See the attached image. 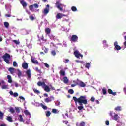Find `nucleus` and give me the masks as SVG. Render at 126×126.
I'll return each mask as SVG.
<instances>
[{"label": "nucleus", "instance_id": "nucleus-3", "mask_svg": "<svg viewBox=\"0 0 126 126\" xmlns=\"http://www.w3.org/2000/svg\"><path fill=\"white\" fill-rule=\"evenodd\" d=\"M74 55L75 56V57H76V58H77V59H79V58H81V59H82L83 58V55L81 54L80 52H79V51H78L77 50H76L74 52Z\"/></svg>", "mask_w": 126, "mask_h": 126}, {"label": "nucleus", "instance_id": "nucleus-35", "mask_svg": "<svg viewBox=\"0 0 126 126\" xmlns=\"http://www.w3.org/2000/svg\"><path fill=\"white\" fill-rule=\"evenodd\" d=\"M7 120L8 121V122H13L12 118L10 116L7 117Z\"/></svg>", "mask_w": 126, "mask_h": 126}, {"label": "nucleus", "instance_id": "nucleus-32", "mask_svg": "<svg viewBox=\"0 0 126 126\" xmlns=\"http://www.w3.org/2000/svg\"><path fill=\"white\" fill-rule=\"evenodd\" d=\"M68 93H70V94H73L74 93V91L72 89H70L68 91Z\"/></svg>", "mask_w": 126, "mask_h": 126}, {"label": "nucleus", "instance_id": "nucleus-53", "mask_svg": "<svg viewBox=\"0 0 126 126\" xmlns=\"http://www.w3.org/2000/svg\"><path fill=\"white\" fill-rule=\"evenodd\" d=\"M16 112H17L18 113H19L20 112V109L19 107H16Z\"/></svg>", "mask_w": 126, "mask_h": 126}, {"label": "nucleus", "instance_id": "nucleus-49", "mask_svg": "<svg viewBox=\"0 0 126 126\" xmlns=\"http://www.w3.org/2000/svg\"><path fill=\"white\" fill-rule=\"evenodd\" d=\"M48 51H49V49L47 48H45L44 50V53H45V54H47L48 53Z\"/></svg>", "mask_w": 126, "mask_h": 126}, {"label": "nucleus", "instance_id": "nucleus-61", "mask_svg": "<svg viewBox=\"0 0 126 126\" xmlns=\"http://www.w3.org/2000/svg\"><path fill=\"white\" fill-rule=\"evenodd\" d=\"M19 44H20V42H19V41H16V45H19Z\"/></svg>", "mask_w": 126, "mask_h": 126}, {"label": "nucleus", "instance_id": "nucleus-7", "mask_svg": "<svg viewBox=\"0 0 126 126\" xmlns=\"http://www.w3.org/2000/svg\"><path fill=\"white\" fill-rule=\"evenodd\" d=\"M55 6L60 11H63V7H61V6H62V4H61L59 1H56V2L55 3Z\"/></svg>", "mask_w": 126, "mask_h": 126}, {"label": "nucleus", "instance_id": "nucleus-38", "mask_svg": "<svg viewBox=\"0 0 126 126\" xmlns=\"http://www.w3.org/2000/svg\"><path fill=\"white\" fill-rule=\"evenodd\" d=\"M51 55H52V56H56V55H57V53H56V51L55 50H52L51 51Z\"/></svg>", "mask_w": 126, "mask_h": 126}, {"label": "nucleus", "instance_id": "nucleus-52", "mask_svg": "<svg viewBox=\"0 0 126 126\" xmlns=\"http://www.w3.org/2000/svg\"><path fill=\"white\" fill-rule=\"evenodd\" d=\"M76 85H77V83H76V84H72L71 85V87H75V86H76Z\"/></svg>", "mask_w": 126, "mask_h": 126}, {"label": "nucleus", "instance_id": "nucleus-37", "mask_svg": "<svg viewBox=\"0 0 126 126\" xmlns=\"http://www.w3.org/2000/svg\"><path fill=\"white\" fill-rule=\"evenodd\" d=\"M29 8L30 10H31V11L33 10V9L34 8V5H30L29 7Z\"/></svg>", "mask_w": 126, "mask_h": 126}, {"label": "nucleus", "instance_id": "nucleus-47", "mask_svg": "<svg viewBox=\"0 0 126 126\" xmlns=\"http://www.w3.org/2000/svg\"><path fill=\"white\" fill-rule=\"evenodd\" d=\"M91 101L93 103L94 102H95V98L92 97L91 98Z\"/></svg>", "mask_w": 126, "mask_h": 126}, {"label": "nucleus", "instance_id": "nucleus-43", "mask_svg": "<svg viewBox=\"0 0 126 126\" xmlns=\"http://www.w3.org/2000/svg\"><path fill=\"white\" fill-rule=\"evenodd\" d=\"M41 107L43 109V110H47V109H48V107H47V106L44 105L43 104H41Z\"/></svg>", "mask_w": 126, "mask_h": 126}, {"label": "nucleus", "instance_id": "nucleus-28", "mask_svg": "<svg viewBox=\"0 0 126 126\" xmlns=\"http://www.w3.org/2000/svg\"><path fill=\"white\" fill-rule=\"evenodd\" d=\"M2 89H8V85H3L1 86Z\"/></svg>", "mask_w": 126, "mask_h": 126}, {"label": "nucleus", "instance_id": "nucleus-46", "mask_svg": "<svg viewBox=\"0 0 126 126\" xmlns=\"http://www.w3.org/2000/svg\"><path fill=\"white\" fill-rule=\"evenodd\" d=\"M33 5L35 7V8H38L39 7V5H38V4L37 3H35Z\"/></svg>", "mask_w": 126, "mask_h": 126}, {"label": "nucleus", "instance_id": "nucleus-23", "mask_svg": "<svg viewBox=\"0 0 126 126\" xmlns=\"http://www.w3.org/2000/svg\"><path fill=\"white\" fill-rule=\"evenodd\" d=\"M60 75H62V76H64L65 75V71L61 70L59 72Z\"/></svg>", "mask_w": 126, "mask_h": 126}, {"label": "nucleus", "instance_id": "nucleus-45", "mask_svg": "<svg viewBox=\"0 0 126 126\" xmlns=\"http://www.w3.org/2000/svg\"><path fill=\"white\" fill-rule=\"evenodd\" d=\"M35 70H36L37 72H39L40 73H41V70H39V69L38 68V67H35Z\"/></svg>", "mask_w": 126, "mask_h": 126}, {"label": "nucleus", "instance_id": "nucleus-64", "mask_svg": "<svg viewBox=\"0 0 126 126\" xmlns=\"http://www.w3.org/2000/svg\"><path fill=\"white\" fill-rule=\"evenodd\" d=\"M124 45L125 46V47H126V41L124 42Z\"/></svg>", "mask_w": 126, "mask_h": 126}, {"label": "nucleus", "instance_id": "nucleus-22", "mask_svg": "<svg viewBox=\"0 0 126 126\" xmlns=\"http://www.w3.org/2000/svg\"><path fill=\"white\" fill-rule=\"evenodd\" d=\"M56 18H57V19H61V18H62V13H57V14L56 16Z\"/></svg>", "mask_w": 126, "mask_h": 126}, {"label": "nucleus", "instance_id": "nucleus-13", "mask_svg": "<svg viewBox=\"0 0 126 126\" xmlns=\"http://www.w3.org/2000/svg\"><path fill=\"white\" fill-rule=\"evenodd\" d=\"M108 92L109 94H112L113 96H116V95H117V92H113V90H112L111 89H108Z\"/></svg>", "mask_w": 126, "mask_h": 126}, {"label": "nucleus", "instance_id": "nucleus-20", "mask_svg": "<svg viewBox=\"0 0 126 126\" xmlns=\"http://www.w3.org/2000/svg\"><path fill=\"white\" fill-rule=\"evenodd\" d=\"M17 75L19 77V78H20L21 76H22V72H21V71L19 70V69H18L17 70Z\"/></svg>", "mask_w": 126, "mask_h": 126}, {"label": "nucleus", "instance_id": "nucleus-4", "mask_svg": "<svg viewBox=\"0 0 126 126\" xmlns=\"http://www.w3.org/2000/svg\"><path fill=\"white\" fill-rule=\"evenodd\" d=\"M50 11V5L49 4L47 5L46 7L42 11V13L44 15H47L49 12Z\"/></svg>", "mask_w": 126, "mask_h": 126}, {"label": "nucleus", "instance_id": "nucleus-14", "mask_svg": "<svg viewBox=\"0 0 126 126\" xmlns=\"http://www.w3.org/2000/svg\"><path fill=\"white\" fill-rule=\"evenodd\" d=\"M37 85L38 86H42L43 87V86H46V83L45 82L38 81L37 82Z\"/></svg>", "mask_w": 126, "mask_h": 126}, {"label": "nucleus", "instance_id": "nucleus-63", "mask_svg": "<svg viewBox=\"0 0 126 126\" xmlns=\"http://www.w3.org/2000/svg\"><path fill=\"white\" fill-rule=\"evenodd\" d=\"M0 126H6L5 124H1Z\"/></svg>", "mask_w": 126, "mask_h": 126}, {"label": "nucleus", "instance_id": "nucleus-60", "mask_svg": "<svg viewBox=\"0 0 126 126\" xmlns=\"http://www.w3.org/2000/svg\"><path fill=\"white\" fill-rule=\"evenodd\" d=\"M5 82H4V81L2 80V81H1V84H5Z\"/></svg>", "mask_w": 126, "mask_h": 126}, {"label": "nucleus", "instance_id": "nucleus-25", "mask_svg": "<svg viewBox=\"0 0 126 126\" xmlns=\"http://www.w3.org/2000/svg\"><path fill=\"white\" fill-rule=\"evenodd\" d=\"M8 70L10 71L11 74H13V73H14V68L10 67L9 68Z\"/></svg>", "mask_w": 126, "mask_h": 126}, {"label": "nucleus", "instance_id": "nucleus-57", "mask_svg": "<svg viewBox=\"0 0 126 126\" xmlns=\"http://www.w3.org/2000/svg\"><path fill=\"white\" fill-rule=\"evenodd\" d=\"M13 66H16V62H15V61L13 62Z\"/></svg>", "mask_w": 126, "mask_h": 126}, {"label": "nucleus", "instance_id": "nucleus-1", "mask_svg": "<svg viewBox=\"0 0 126 126\" xmlns=\"http://www.w3.org/2000/svg\"><path fill=\"white\" fill-rule=\"evenodd\" d=\"M73 100L74 101L75 105L79 104L80 106H78V109L80 110H82L84 108L83 107V104L84 105H87L88 104L87 97L85 95L80 96L78 98L75 96H73Z\"/></svg>", "mask_w": 126, "mask_h": 126}, {"label": "nucleus", "instance_id": "nucleus-19", "mask_svg": "<svg viewBox=\"0 0 126 126\" xmlns=\"http://www.w3.org/2000/svg\"><path fill=\"white\" fill-rule=\"evenodd\" d=\"M20 3L23 6V7H26L27 6V3L24 0L20 1Z\"/></svg>", "mask_w": 126, "mask_h": 126}, {"label": "nucleus", "instance_id": "nucleus-29", "mask_svg": "<svg viewBox=\"0 0 126 126\" xmlns=\"http://www.w3.org/2000/svg\"><path fill=\"white\" fill-rule=\"evenodd\" d=\"M4 25L5 27H6V28H8V27H9V23L7 22H5L4 23Z\"/></svg>", "mask_w": 126, "mask_h": 126}, {"label": "nucleus", "instance_id": "nucleus-48", "mask_svg": "<svg viewBox=\"0 0 126 126\" xmlns=\"http://www.w3.org/2000/svg\"><path fill=\"white\" fill-rule=\"evenodd\" d=\"M52 113H53V114H57V109H52Z\"/></svg>", "mask_w": 126, "mask_h": 126}, {"label": "nucleus", "instance_id": "nucleus-50", "mask_svg": "<svg viewBox=\"0 0 126 126\" xmlns=\"http://www.w3.org/2000/svg\"><path fill=\"white\" fill-rule=\"evenodd\" d=\"M19 99H20V100H22V101H25V98L23 96H19Z\"/></svg>", "mask_w": 126, "mask_h": 126}, {"label": "nucleus", "instance_id": "nucleus-27", "mask_svg": "<svg viewBox=\"0 0 126 126\" xmlns=\"http://www.w3.org/2000/svg\"><path fill=\"white\" fill-rule=\"evenodd\" d=\"M63 82H64V83H65V84L68 83V79H67V77H64Z\"/></svg>", "mask_w": 126, "mask_h": 126}, {"label": "nucleus", "instance_id": "nucleus-6", "mask_svg": "<svg viewBox=\"0 0 126 126\" xmlns=\"http://www.w3.org/2000/svg\"><path fill=\"white\" fill-rule=\"evenodd\" d=\"M77 84L79 85V86H80V87H85V86H86V84H85L84 82L79 80L78 79H77Z\"/></svg>", "mask_w": 126, "mask_h": 126}, {"label": "nucleus", "instance_id": "nucleus-54", "mask_svg": "<svg viewBox=\"0 0 126 126\" xmlns=\"http://www.w3.org/2000/svg\"><path fill=\"white\" fill-rule=\"evenodd\" d=\"M6 17H10L11 16V14H6L5 15Z\"/></svg>", "mask_w": 126, "mask_h": 126}, {"label": "nucleus", "instance_id": "nucleus-30", "mask_svg": "<svg viewBox=\"0 0 126 126\" xmlns=\"http://www.w3.org/2000/svg\"><path fill=\"white\" fill-rule=\"evenodd\" d=\"M9 93L11 95H13L14 97H16V92L13 93V92H12V91H10L9 92Z\"/></svg>", "mask_w": 126, "mask_h": 126}, {"label": "nucleus", "instance_id": "nucleus-62", "mask_svg": "<svg viewBox=\"0 0 126 126\" xmlns=\"http://www.w3.org/2000/svg\"><path fill=\"white\" fill-rule=\"evenodd\" d=\"M0 42H2V37L0 36Z\"/></svg>", "mask_w": 126, "mask_h": 126}, {"label": "nucleus", "instance_id": "nucleus-5", "mask_svg": "<svg viewBox=\"0 0 126 126\" xmlns=\"http://www.w3.org/2000/svg\"><path fill=\"white\" fill-rule=\"evenodd\" d=\"M70 42H73V43H76L78 41V37L77 35H73L70 39Z\"/></svg>", "mask_w": 126, "mask_h": 126}, {"label": "nucleus", "instance_id": "nucleus-16", "mask_svg": "<svg viewBox=\"0 0 126 126\" xmlns=\"http://www.w3.org/2000/svg\"><path fill=\"white\" fill-rule=\"evenodd\" d=\"M42 86V88H44L45 91H46V92H50V87H49L48 86L46 85V84L45 86Z\"/></svg>", "mask_w": 126, "mask_h": 126}, {"label": "nucleus", "instance_id": "nucleus-21", "mask_svg": "<svg viewBox=\"0 0 126 126\" xmlns=\"http://www.w3.org/2000/svg\"><path fill=\"white\" fill-rule=\"evenodd\" d=\"M76 126H85V122L82 121L81 123H77Z\"/></svg>", "mask_w": 126, "mask_h": 126}, {"label": "nucleus", "instance_id": "nucleus-15", "mask_svg": "<svg viewBox=\"0 0 126 126\" xmlns=\"http://www.w3.org/2000/svg\"><path fill=\"white\" fill-rule=\"evenodd\" d=\"M26 73L29 79L31 78V71L30 69L27 70L26 72Z\"/></svg>", "mask_w": 126, "mask_h": 126}, {"label": "nucleus", "instance_id": "nucleus-26", "mask_svg": "<svg viewBox=\"0 0 126 126\" xmlns=\"http://www.w3.org/2000/svg\"><path fill=\"white\" fill-rule=\"evenodd\" d=\"M114 110L115 111H118L119 112L122 111V107L121 106H117L115 108Z\"/></svg>", "mask_w": 126, "mask_h": 126}, {"label": "nucleus", "instance_id": "nucleus-2", "mask_svg": "<svg viewBox=\"0 0 126 126\" xmlns=\"http://www.w3.org/2000/svg\"><path fill=\"white\" fill-rule=\"evenodd\" d=\"M2 58L3 59L4 62L8 64H9L10 63V62H9V60H10V55L8 53H5Z\"/></svg>", "mask_w": 126, "mask_h": 126}, {"label": "nucleus", "instance_id": "nucleus-8", "mask_svg": "<svg viewBox=\"0 0 126 126\" xmlns=\"http://www.w3.org/2000/svg\"><path fill=\"white\" fill-rule=\"evenodd\" d=\"M54 99V96L48 97L44 99V102H45V103H51L52 101H53Z\"/></svg>", "mask_w": 126, "mask_h": 126}, {"label": "nucleus", "instance_id": "nucleus-39", "mask_svg": "<svg viewBox=\"0 0 126 126\" xmlns=\"http://www.w3.org/2000/svg\"><path fill=\"white\" fill-rule=\"evenodd\" d=\"M102 93L103 94H107V90H106V88L102 89Z\"/></svg>", "mask_w": 126, "mask_h": 126}, {"label": "nucleus", "instance_id": "nucleus-10", "mask_svg": "<svg viewBox=\"0 0 126 126\" xmlns=\"http://www.w3.org/2000/svg\"><path fill=\"white\" fill-rule=\"evenodd\" d=\"M114 46L115 47L114 49L115 50H116V51H120L121 49H122V47L121 46H119L118 45V42L115 41L114 43Z\"/></svg>", "mask_w": 126, "mask_h": 126}, {"label": "nucleus", "instance_id": "nucleus-31", "mask_svg": "<svg viewBox=\"0 0 126 126\" xmlns=\"http://www.w3.org/2000/svg\"><path fill=\"white\" fill-rule=\"evenodd\" d=\"M18 120L19 122H23V118H22V115H20L19 116Z\"/></svg>", "mask_w": 126, "mask_h": 126}, {"label": "nucleus", "instance_id": "nucleus-9", "mask_svg": "<svg viewBox=\"0 0 126 126\" xmlns=\"http://www.w3.org/2000/svg\"><path fill=\"white\" fill-rule=\"evenodd\" d=\"M113 120L116 121L117 123H120V116L118 114L114 113Z\"/></svg>", "mask_w": 126, "mask_h": 126}, {"label": "nucleus", "instance_id": "nucleus-34", "mask_svg": "<svg viewBox=\"0 0 126 126\" xmlns=\"http://www.w3.org/2000/svg\"><path fill=\"white\" fill-rule=\"evenodd\" d=\"M71 10L72 11L75 12V11H76L77 10V8L75 6H72L71 7Z\"/></svg>", "mask_w": 126, "mask_h": 126}, {"label": "nucleus", "instance_id": "nucleus-18", "mask_svg": "<svg viewBox=\"0 0 126 126\" xmlns=\"http://www.w3.org/2000/svg\"><path fill=\"white\" fill-rule=\"evenodd\" d=\"M45 33L47 34V35H49V34H51V29L49 28H46L45 29Z\"/></svg>", "mask_w": 126, "mask_h": 126}, {"label": "nucleus", "instance_id": "nucleus-11", "mask_svg": "<svg viewBox=\"0 0 126 126\" xmlns=\"http://www.w3.org/2000/svg\"><path fill=\"white\" fill-rule=\"evenodd\" d=\"M31 62L34 63V64H39V62L36 59L33 58L32 56Z\"/></svg>", "mask_w": 126, "mask_h": 126}, {"label": "nucleus", "instance_id": "nucleus-41", "mask_svg": "<svg viewBox=\"0 0 126 126\" xmlns=\"http://www.w3.org/2000/svg\"><path fill=\"white\" fill-rule=\"evenodd\" d=\"M9 112H10V113H11L12 114H13V113H14V112H15L13 108L10 107Z\"/></svg>", "mask_w": 126, "mask_h": 126}, {"label": "nucleus", "instance_id": "nucleus-12", "mask_svg": "<svg viewBox=\"0 0 126 126\" xmlns=\"http://www.w3.org/2000/svg\"><path fill=\"white\" fill-rule=\"evenodd\" d=\"M22 67L24 69H27L28 68V63L26 62L23 63Z\"/></svg>", "mask_w": 126, "mask_h": 126}, {"label": "nucleus", "instance_id": "nucleus-33", "mask_svg": "<svg viewBox=\"0 0 126 126\" xmlns=\"http://www.w3.org/2000/svg\"><path fill=\"white\" fill-rule=\"evenodd\" d=\"M50 116H51V111H46V117H50Z\"/></svg>", "mask_w": 126, "mask_h": 126}, {"label": "nucleus", "instance_id": "nucleus-51", "mask_svg": "<svg viewBox=\"0 0 126 126\" xmlns=\"http://www.w3.org/2000/svg\"><path fill=\"white\" fill-rule=\"evenodd\" d=\"M30 19L31 20H34V19H35V18L33 16H30Z\"/></svg>", "mask_w": 126, "mask_h": 126}, {"label": "nucleus", "instance_id": "nucleus-40", "mask_svg": "<svg viewBox=\"0 0 126 126\" xmlns=\"http://www.w3.org/2000/svg\"><path fill=\"white\" fill-rule=\"evenodd\" d=\"M85 67H86V68H88V69H89V67H90V63H87L85 65Z\"/></svg>", "mask_w": 126, "mask_h": 126}, {"label": "nucleus", "instance_id": "nucleus-44", "mask_svg": "<svg viewBox=\"0 0 126 126\" xmlns=\"http://www.w3.org/2000/svg\"><path fill=\"white\" fill-rule=\"evenodd\" d=\"M44 64L45 67H46L47 68H50V65L49 64H48L47 63H44Z\"/></svg>", "mask_w": 126, "mask_h": 126}, {"label": "nucleus", "instance_id": "nucleus-59", "mask_svg": "<svg viewBox=\"0 0 126 126\" xmlns=\"http://www.w3.org/2000/svg\"><path fill=\"white\" fill-rule=\"evenodd\" d=\"M43 96L44 97H48V94H47V93L44 94Z\"/></svg>", "mask_w": 126, "mask_h": 126}, {"label": "nucleus", "instance_id": "nucleus-42", "mask_svg": "<svg viewBox=\"0 0 126 126\" xmlns=\"http://www.w3.org/2000/svg\"><path fill=\"white\" fill-rule=\"evenodd\" d=\"M33 91H34V93H37V94H39L40 93V91H39L36 89H33Z\"/></svg>", "mask_w": 126, "mask_h": 126}, {"label": "nucleus", "instance_id": "nucleus-55", "mask_svg": "<svg viewBox=\"0 0 126 126\" xmlns=\"http://www.w3.org/2000/svg\"><path fill=\"white\" fill-rule=\"evenodd\" d=\"M105 124H106V125H107V126H109L110 123L109 122V121L107 120L105 122Z\"/></svg>", "mask_w": 126, "mask_h": 126}, {"label": "nucleus", "instance_id": "nucleus-56", "mask_svg": "<svg viewBox=\"0 0 126 126\" xmlns=\"http://www.w3.org/2000/svg\"><path fill=\"white\" fill-rule=\"evenodd\" d=\"M109 116H110V117H113V111L110 112Z\"/></svg>", "mask_w": 126, "mask_h": 126}, {"label": "nucleus", "instance_id": "nucleus-24", "mask_svg": "<svg viewBox=\"0 0 126 126\" xmlns=\"http://www.w3.org/2000/svg\"><path fill=\"white\" fill-rule=\"evenodd\" d=\"M7 78H8V82H9V83H11V82H12V79H11V76L8 75H7Z\"/></svg>", "mask_w": 126, "mask_h": 126}, {"label": "nucleus", "instance_id": "nucleus-58", "mask_svg": "<svg viewBox=\"0 0 126 126\" xmlns=\"http://www.w3.org/2000/svg\"><path fill=\"white\" fill-rule=\"evenodd\" d=\"M69 62V60H68V59H66L65 61V62H64V63H68Z\"/></svg>", "mask_w": 126, "mask_h": 126}, {"label": "nucleus", "instance_id": "nucleus-17", "mask_svg": "<svg viewBox=\"0 0 126 126\" xmlns=\"http://www.w3.org/2000/svg\"><path fill=\"white\" fill-rule=\"evenodd\" d=\"M24 114L26 115V116H28L29 118H31V114H30V112L28 111V110H26L24 111Z\"/></svg>", "mask_w": 126, "mask_h": 126}, {"label": "nucleus", "instance_id": "nucleus-36", "mask_svg": "<svg viewBox=\"0 0 126 126\" xmlns=\"http://www.w3.org/2000/svg\"><path fill=\"white\" fill-rule=\"evenodd\" d=\"M0 119L2 120L3 119V113L0 111Z\"/></svg>", "mask_w": 126, "mask_h": 126}]
</instances>
